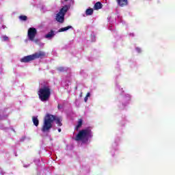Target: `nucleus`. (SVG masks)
<instances>
[{
    "mask_svg": "<svg viewBox=\"0 0 175 175\" xmlns=\"http://www.w3.org/2000/svg\"><path fill=\"white\" fill-rule=\"evenodd\" d=\"M103 7V5H102V3L98 1L96 2L94 5V10H99V9H102Z\"/></svg>",
    "mask_w": 175,
    "mask_h": 175,
    "instance_id": "6e6552de",
    "label": "nucleus"
},
{
    "mask_svg": "<svg viewBox=\"0 0 175 175\" xmlns=\"http://www.w3.org/2000/svg\"><path fill=\"white\" fill-rule=\"evenodd\" d=\"M68 10V5H64L62 8H61L59 12L56 14V21H57V23H59L60 24H64V23L65 22V14H66Z\"/></svg>",
    "mask_w": 175,
    "mask_h": 175,
    "instance_id": "39448f33",
    "label": "nucleus"
},
{
    "mask_svg": "<svg viewBox=\"0 0 175 175\" xmlns=\"http://www.w3.org/2000/svg\"><path fill=\"white\" fill-rule=\"evenodd\" d=\"M56 70H57L58 72H65V68L57 67V68H56Z\"/></svg>",
    "mask_w": 175,
    "mask_h": 175,
    "instance_id": "2eb2a0df",
    "label": "nucleus"
},
{
    "mask_svg": "<svg viewBox=\"0 0 175 175\" xmlns=\"http://www.w3.org/2000/svg\"><path fill=\"white\" fill-rule=\"evenodd\" d=\"M3 38L4 40H9V38L8 36H3Z\"/></svg>",
    "mask_w": 175,
    "mask_h": 175,
    "instance_id": "dca6fc26",
    "label": "nucleus"
},
{
    "mask_svg": "<svg viewBox=\"0 0 175 175\" xmlns=\"http://www.w3.org/2000/svg\"><path fill=\"white\" fill-rule=\"evenodd\" d=\"M93 136L91 127H87L85 129L79 131L76 135L75 140L77 142H82V143H88L90 138Z\"/></svg>",
    "mask_w": 175,
    "mask_h": 175,
    "instance_id": "f03ea898",
    "label": "nucleus"
},
{
    "mask_svg": "<svg viewBox=\"0 0 175 175\" xmlns=\"http://www.w3.org/2000/svg\"><path fill=\"white\" fill-rule=\"evenodd\" d=\"M54 35H55L54 33V31L51 30L50 32H49L47 34L45 35V38H46V39H49V38H53V36H54Z\"/></svg>",
    "mask_w": 175,
    "mask_h": 175,
    "instance_id": "9b49d317",
    "label": "nucleus"
},
{
    "mask_svg": "<svg viewBox=\"0 0 175 175\" xmlns=\"http://www.w3.org/2000/svg\"><path fill=\"white\" fill-rule=\"evenodd\" d=\"M57 109H58V110H60V109H61V105L58 104V105H57Z\"/></svg>",
    "mask_w": 175,
    "mask_h": 175,
    "instance_id": "6ab92c4d",
    "label": "nucleus"
},
{
    "mask_svg": "<svg viewBox=\"0 0 175 175\" xmlns=\"http://www.w3.org/2000/svg\"><path fill=\"white\" fill-rule=\"evenodd\" d=\"M65 1H68V0H65Z\"/></svg>",
    "mask_w": 175,
    "mask_h": 175,
    "instance_id": "412c9836",
    "label": "nucleus"
},
{
    "mask_svg": "<svg viewBox=\"0 0 175 175\" xmlns=\"http://www.w3.org/2000/svg\"><path fill=\"white\" fill-rule=\"evenodd\" d=\"M86 16H92L94 14V9L92 8H88L85 11Z\"/></svg>",
    "mask_w": 175,
    "mask_h": 175,
    "instance_id": "9d476101",
    "label": "nucleus"
},
{
    "mask_svg": "<svg viewBox=\"0 0 175 175\" xmlns=\"http://www.w3.org/2000/svg\"><path fill=\"white\" fill-rule=\"evenodd\" d=\"M72 28V26H67L66 27H62L59 29V32H65V31H68V29H70Z\"/></svg>",
    "mask_w": 175,
    "mask_h": 175,
    "instance_id": "f8f14e48",
    "label": "nucleus"
},
{
    "mask_svg": "<svg viewBox=\"0 0 175 175\" xmlns=\"http://www.w3.org/2000/svg\"><path fill=\"white\" fill-rule=\"evenodd\" d=\"M116 2L122 8L128 5V0H116Z\"/></svg>",
    "mask_w": 175,
    "mask_h": 175,
    "instance_id": "0eeeda50",
    "label": "nucleus"
},
{
    "mask_svg": "<svg viewBox=\"0 0 175 175\" xmlns=\"http://www.w3.org/2000/svg\"><path fill=\"white\" fill-rule=\"evenodd\" d=\"M82 125H83V120L79 119L78 121V124L77 126V131H79V128H81Z\"/></svg>",
    "mask_w": 175,
    "mask_h": 175,
    "instance_id": "4468645a",
    "label": "nucleus"
},
{
    "mask_svg": "<svg viewBox=\"0 0 175 175\" xmlns=\"http://www.w3.org/2000/svg\"><path fill=\"white\" fill-rule=\"evenodd\" d=\"M39 99L41 102H47L51 96V89L49 85H44L43 88H40L38 92Z\"/></svg>",
    "mask_w": 175,
    "mask_h": 175,
    "instance_id": "7ed1b4c3",
    "label": "nucleus"
},
{
    "mask_svg": "<svg viewBox=\"0 0 175 175\" xmlns=\"http://www.w3.org/2000/svg\"><path fill=\"white\" fill-rule=\"evenodd\" d=\"M90 95H91V94H90V92H88V93H87L85 96H87V98H88L89 96H90Z\"/></svg>",
    "mask_w": 175,
    "mask_h": 175,
    "instance_id": "a211bd4d",
    "label": "nucleus"
},
{
    "mask_svg": "<svg viewBox=\"0 0 175 175\" xmlns=\"http://www.w3.org/2000/svg\"><path fill=\"white\" fill-rule=\"evenodd\" d=\"M32 121H33V125H35V126H39V119H38V117L33 116Z\"/></svg>",
    "mask_w": 175,
    "mask_h": 175,
    "instance_id": "1a4fd4ad",
    "label": "nucleus"
},
{
    "mask_svg": "<svg viewBox=\"0 0 175 175\" xmlns=\"http://www.w3.org/2000/svg\"><path fill=\"white\" fill-rule=\"evenodd\" d=\"M44 57H46V53L44 51H40L32 55L23 57L21 59V62L27 64L28 62H31V61H35L38 58H43Z\"/></svg>",
    "mask_w": 175,
    "mask_h": 175,
    "instance_id": "20e7f679",
    "label": "nucleus"
},
{
    "mask_svg": "<svg viewBox=\"0 0 175 175\" xmlns=\"http://www.w3.org/2000/svg\"><path fill=\"white\" fill-rule=\"evenodd\" d=\"M88 100V97L85 96L84 98V102L87 103Z\"/></svg>",
    "mask_w": 175,
    "mask_h": 175,
    "instance_id": "f3484780",
    "label": "nucleus"
},
{
    "mask_svg": "<svg viewBox=\"0 0 175 175\" xmlns=\"http://www.w3.org/2000/svg\"><path fill=\"white\" fill-rule=\"evenodd\" d=\"M36 33H38L36 29H35V27H30L27 31L29 40H31V42H33V40H35V37L36 36Z\"/></svg>",
    "mask_w": 175,
    "mask_h": 175,
    "instance_id": "423d86ee",
    "label": "nucleus"
},
{
    "mask_svg": "<svg viewBox=\"0 0 175 175\" xmlns=\"http://www.w3.org/2000/svg\"><path fill=\"white\" fill-rule=\"evenodd\" d=\"M55 121L57 126H62V120L59 118H56L55 116L46 113L44 118V123L41 129L42 132H49L53 128V122Z\"/></svg>",
    "mask_w": 175,
    "mask_h": 175,
    "instance_id": "f257e3e1",
    "label": "nucleus"
},
{
    "mask_svg": "<svg viewBox=\"0 0 175 175\" xmlns=\"http://www.w3.org/2000/svg\"><path fill=\"white\" fill-rule=\"evenodd\" d=\"M19 19L21 21H27L28 20V17L25 15L19 16Z\"/></svg>",
    "mask_w": 175,
    "mask_h": 175,
    "instance_id": "ddd939ff",
    "label": "nucleus"
},
{
    "mask_svg": "<svg viewBox=\"0 0 175 175\" xmlns=\"http://www.w3.org/2000/svg\"><path fill=\"white\" fill-rule=\"evenodd\" d=\"M61 129H58V132H61Z\"/></svg>",
    "mask_w": 175,
    "mask_h": 175,
    "instance_id": "aec40b11",
    "label": "nucleus"
}]
</instances>
